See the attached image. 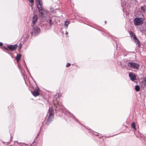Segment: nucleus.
Listing matches in <instances>:
<instances>
[{
    "label": "nucleus",
    "instance_id": "26",
    "mask_svg": "<svg viewBox=\"0 0 146 146\" xmlns=\"http://www.w3.org/2000/svg\"><path fill=\"white\" fill-rule=\"evenodd\" d=\"M65 34L66 35H67L68 34V32H66L65 33Z\"/></svg>",
    "mask_w": 146,
    "mask_h": 146
},
{
    "label": "nucleus",
    "instance_id": "7",
    "mask_svg": "<svg viewBox=\"0 0 146 146\" xmlns=\"http://www.w3.org/2000/svg\"><path fill=\"white\" fill-rule=\"evenodd\" d=\"M33 31L31 32V35H33V33H35V35H36L39 34L40 32V29L37 26H35L34 27H33Z\"/></svg>",
    "mask_w": 146,
    "mask_h": 146
},
{
    "label": "nucleus",
    "instance_id": "11",
    "mask_svg": "<svg viewBox=\"0 0 146 146\" xmlns=\"http://www.w3.org/2000/svg\"><path fill=\"white\" fill-rule=\"evenodd\" d=\"M129 76L130 79L131 80L133 81L136 79V76L132 72L130 73Z\"/></svg>",
    "mask_w": 146,
    "mask_h": 146
},
{
    "label": "nucleus",
    "instance_id": "21",
    "mask_svg": "<svg viewBox=\"0 0 146 146\" xmlns=\"http://www.w3.org/2000/svg\"><path fill=\"white\" fill-rule=\"evenodd\" d=\"M29 2L31 3H33L34 2V0H29Z\"/></svg>",
    "mask_w": 146,
    "mask_h": 146
},
{
    "label": "nucleus",
    "instance_id": "4",
    "mask_svg": "<svg viewBox=\"0 0 146 146\" xmlns=\"http://www.w3.org/2000/svg\"><path fill=\"white\" fill-rule=\"evenodd\" d=\"M143 20L142 18L136 17L133 20L134 24L135 26L140 25L143 24Z\"/></svg>",
    "mask_w": 146,
    "mask_h": 146
},
{
    "label": "nucleus",
    "instance_id": "15",
    "mask_svg": "<svg viewBox=\"0 0 146 146\" xmlns=\"http://www.w3.org/2000/svg\"><path fill=\"white\" fill-rule=\"evenodd\" d=\"M135 90L137 91H138L140 89L139 86L138 85H136L135 86Z\"/></svg>",
    "mask_w": 146,
    "mask_h": 146
},
{
    "label": "nucleus",
    "instance_id": "5",
    "mask_svg": "<svg viewBox=\"0 0 146 146\" xmlns=\"http://www.w3.org/2000/svg\"><path fill=\"white\" fill-rule=\"evenodd\" d=\"M127 65L128 67L134 69H137L139 67V64L133 62H129Z\"/></svg>",
    "mask_w": 146,
    "mask_h": 146
},
{
    "label": "nucleus",
    "instance_id": "30",
    "mask_svg": "<svg viewBox=\"0 0 146 146\" xmlns=\"http://www.w3.org/2000/svg\"><path fill=\"white\" fill-rule=\"evenodd\" d=\"M26 69H27V67H26Z\"/></svg>",
    "mask_w": 146,
    "mask_h": 146
},
{
    "label": "nucleus",
    "instance_id": "10",
    "mask_svg": "<svg viewBox=\"0 0 146 146\" xmlns=\"http://www.w3.org/2000/svg\"><path fill=\"white\" fill-rule=\"evenodd\" d=\"M31 92L33 95L35 97H36L39 94V89L38 88L34 90L33 91H32Z\"/></svg>",
    "mask_w": 146,
    "mask_h": 146
},
{
    "label": "nucleus",
    "instance_id": "2",
    "mask_svg": "<svg viewBox=\"0 0 146 146\" xmlns=\"http://www.w3.org/2000/svg\"><path fill=\"white\" fill-rule=\"evenodd\" d=\"M57 106L56 107V110H59V108L60 110H61L63 112H65V113L66 115H69L70 117L73 116V118L76 121L78 122L80 124V123L79 122L78 120L74 118V116L68 111V110H67L61 104H59L58 102H57Z\"/></svg>",
    "mask_w": 146,
    "mask_h": 146
},
{
    "label": "nucleus",
    "instance_id": "24",
    "mask_svg": "<svg viewBox=\"0 0 146 146\" xmlns=\"http://www.w3.org/2000/svg\"><path fill=\"white\" fill-rule=\"evenodd\" d=\"M3 43L2 42H0V46H2L3 45Z\"/></svg>",
    "mask_w": 146,
    "mask_h": 146
},
{
    "label": "nucleus",
    "instance_id": "31",
    "mask_svg": "<svg viewBox=\"0 0 146 146\" xmlns=\"http://www.w3.org/2000/svg\"><path fill=\"white\" fill-rule=\"evenodd\" d=\"M25 145H27V144H25Z\"/></svg>",
    "mask_w": 146,
    "mask_h": 146
},
{
    "label": "nucleus",
    "instance_id": "3",
    "mask_svg": "<svg viewBox=\"0 0 146 146\" xmlns=\"http://www.w3.org/2000/svg\"><path fill=\"white\" fill-rule=\"evenodd\" d=\"M49 116L47 119L46 124L48 125L53 120L54 115V111L52 108H49L48 110Z\"/></svg>",
    "mask_w": 146,
    "mask_h": 146
},
{
    "label": "nucleus",
    "instance_id": "16",
    "mask_svg": "<svg viewBox=\"0 0 146 146\" xmlns=\"http://www.w3.org/2000/svg\"><path fill=\"white\" fill-rule=\"evenodd\" d=\"M69 24V22L67 21H66L65 23L64 24V26H65L66 27V29L68 27V25Z\"/></svg>",
    "mask_w": 146,
    "mask_h": 146
},
{
    "label": "nucleus",
    "instance_id": "9",
    "mask_svg": "<svg viewBox=\"0 0 146 146\" xmlns=\"http://www.w3.org/2000/svg\"><path fill=\"white\" fill-rule=\"evenodd\" d=\"M18 46V45L17 44H15L14 45H8V48L11 50L12 51L15 50L17 47Z\"/></svg>",
    "mask_w": 146,
    "mask_h": 146
},
{
    "label": "nucleus",
    "instance_id": "17",
    "mask_svg": "<svg viewBox=\"0 0 146 146\" xmlns=\"http://www.w3.org/2000/svg\"><path fill=\"white\" fill-rule=\"evenodd\" d=\"M141 9L143 11H146V7L145 6H142L141 7Z\"/></svg>",
    "mask_w": 146,
    "mask_h": 146
},
{
    "label": "nucleus",
    "instance_id": "20",
    "mask_svg": "<svg viewBox=\"0 0 146 146\" xmlns=\"http://www.w3.org/2000/svg\"><path fill=\"white\" fill-rule=\"evenodd\" d=\"M144 86H145L146 88V78H145L144 79Z\"/></svg>",
    "mask_w": 146,
    "mask_h": 146
},
{
    "label": "nucleus",
    "instance_id": "12",
    "mask_svg": "<svg viewBox=\"0 0 146 146\" xmlns=\"http://www.w3.org/2000/svg\"><path fill=\"white\" fill-rule=\"evenodd\" d=\"M61 96V95L59 93H57L55 94L54 96V98L56 99L60 98Z\"/></svg>",
    "mask_w": 146,
    "mask_h": 146
},
{
    "label": "nucleus",
    "instance_id": "14",
    "mask_svg": "<svg viewBox=\"0 0 146 146\" xmlns=\"http://www.w3.org/2000/svg\"><path fill=\"white\" fill-rule=\"evenodd\" d=\"M131 126L135 130H136L135 124L134 122H133L132 123Z\"/></svg>",
    "mask_w": 146,
    "mask_h": 146
},
{
    "label": "nucleus",
    "instance_id": "13",
    "mask_svg": "<svg viewBox=\"0 0 146 146\" xmlns=\"http://www.w3.org/2000/svg\"><path fill=\"white\" fill-rule=\"evenodd\" d=\"M21 55L20 54H18L16 57V59L17 60V61L18 62L19 60V59L21 58Z\"/></svg>",
    "mask_w": 146,
    "mask_h": 146
},
{
    "label": "nucleus",
    "instance_id": "18",
    "mask_svg": "<svg viewBox=\"0 0 146 146\" xmlns=\"http://www.w3.org/2000/svg\"><path fill=\"white\" fill-rule=\"evenodd\" d=\"M18 66L19 68L21 71V72H22V73H23V72L22 71V68L21 67L20 65L18 63Z\"/></svg>",
    "mask_w": 146,
    "mask_h": 146
},
{
    "label": "nucleus",
    "instance_id": "22",
    "mask_svg": "<svg viewBox=\"0 0 146 146\" xmlns=\"http://www.w3.org/2000/svg\"><path fill=\"white\" fill-rule=\"evenodd\" d=\"M70 63H68L66 65V67H68L70 66Z\"/></svg>",
    "mask_w": 146,
    "mask_h": 146
},
{
    "label": "nucleus",
    "instance_id": "29",
    "mask_svg": "<svg viewBox=\"0 0 146 146\" xmlns=\"http://www.w3.org/2000/svg\"><path fill=\"white\" fill-rule=\"evenodd\" d=\"M84 127H85V126H84L82 124H81Z\"/></svg>",
    "mask_w": 146,
    "mask_h": 146
},
{
    "label": "nucleus",
    "instance_id": "25",
    "mask_svg": "<svg viewBox=\"0 0 146 146\" xmlns=\"http://www.w3.org/2000/svg\"><path fill=\"white\" fill-rule=\"evenodd\" d=\"M88 129L89 130V131L90 132H92V130H91L90 129Z\"/></svg>",
    "mask_w": 146,
    "mask_h": 146
},
{
    "label": "nucleus",
    "instance_id": "19",
    "mask_svg": "<svg viewBox=\"0 0 146 146\" xmlns=\"http://www.w3.org/2000/svg\"><path fill=\"white\" fill-rule=\"evenodd\" d=\"M49 23L50 25L51 26L52 25L53 22L51 19H50L49 20Z\"/></svg>",
    "mask_w": 146,
    "mask_h": 146
},
{
    "label": "nucleus",
    "instance_id": "27",
    "mask_svg": "<svg viewBox=\"0 0 146 146\" xmlns=\"http://www.w3.org/2000/svg\"><path fill=\"white\" fill-rule=\"evenodd\" d=\"M4 48L5 49V50H8V49L7 48H5L4 47Z\"/></svg>",
    "mask_w": 146,
    "mask_h": 146
},
{
    "label": "nucleus",
    "instance_id": "1",
    "mask_svg": "<svg viewBox=\"0 0 146 146\" xmlns=\"http://www.w3.org/2000/svg\"><path fill=\"white\" fill-rule=\"evenodd\" d=\"M35 2L37 4V7L38 10L40 15L42 17L44 15L46 14L47 12L43 8V5L42 0H35Z\"/></svg>",
    "mask_w": 146,
    "mask_h": 146
},
{
    "label": "nucleus",
    "instance_id": "6",
    "mask_svg": "<svg viewBox=\"0 0 146 146\" xmlns=\"http://www.w3.org/2000/svg\"><path fill=\"white\" fill-rule=\"evenodd\" d=\"M129 34L132 37H133V38L134 41L136 42L138 44L137 46L139 47L140 46V44L139 40L137 39L134 33L133 32L130 31L129 32Z\"/></svg>",
    "mask_w": 146,
    "mask_h": 146
},
{
    "label": "nucleus",
    "instance_id": "28",
    "mask_svg": "<svg viewBox=\"0 0 146 146\" xmlns=\"http://www.w3.org/2000/svg\"><path fill=\"white\" fill-rule=\"evenodd\" d=\"M106 22H107L106 21H105V24H106Z\"/></svg>",
    "mask_w": 146,
    "mask_h": 146
},
{
    "label": "nucleus",
    "instance_id": "8",
    "mask_svg": "<svg viewBox=\"0 0 146 146\" xmlns=\"http://www.w3.org/2000/svg\"><path fill=\"white\" fill-rule=\"evenodd\" d=\"M38 19V17L37 15H35L32 17V22L31 24L32 27H34L35 23L37 22Z\"/></svg>",
    "mask_w": 146,
    "mask_h": 146
},
{
    "label": "nucleus",
    "instance_id": "23",
    "mask_svg": "<svg viewBox=\"0 0 146 146\" xmlns=\"http://www.w3.org/2000/svg\"><path fill=\"white\" fill-rule=\"evenodd\" d=\"M22 44L21 43H20L19 45V49H20L21 46Z\"/></svg>",
    "mask_w": 146,
    "mask_h": 146
}]
</instances>
